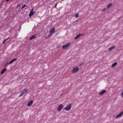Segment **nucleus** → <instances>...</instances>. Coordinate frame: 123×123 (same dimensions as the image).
<instances>
[{
	"label": "nucleus",
	"instance_id": "nucleus-1",
	"mask_svg": "<svg viewBox=\"0 0 123 123\" xmlns=\"http://www.w3.org/2000/svg\"><path fill=\"white\" fill-rule=\"evenodd\" d=\"M79 68L77 67H76L73 68L72 72L73 74L76 73L79 71Z\"/></svg>",
	"mask_w": 123,
	"mask_h": 123
},
{
	"label": "nucleus",
	"instance_id": "nucleus-2",
	"mask_svg": "<svg viewBox=\"0 0 123 123\" xmlns=\"http://www.w3.org/2000/svg\"><path fill=\"white\" fill-rule=\"evenodd\" d=\"M71 103L69 104L66 107H64V109L67 111H69L71 109Z\"/></svg>",
	"mask_w": 123,
	"mask_h": 123
},
{
	"label": "nucleus",
	"instance_id": "nucleus-3",
	"mask_svg": "<svg viewBox=\"0 0 123 123\" xmlns=\"http://www.w3.org/2000/svg\"><path fill=\"white\" fill-rule=\"evenodd\" d=\"M28 89L27 88H25L23 91L19 95V96L21 97L23 96L25 93H26L28 91Z\"/></svg>",
	"mask_w": 123,
	"mask_h": 123
},
{
	"label": "nucleus",
	"instance_id": "nucleus-4",
	"mask_svg": "<svg viewBox=\"0 0 123 123\" xmlns=\"http://www.w3.org/2000/svg\"><path fill=\"white\" fill-rule=\"evenodd\" d=\"M70 43L69 42H68L66 44H65L63 45L62 47V49H67L70 46Z\"/></svg>",
	"mask_w": 123,
	"mask_h": 123
},
{
	"label": "nucleus",
	"instance_id": "nucleus-5",
	"mask_svg": "<svg viewBox=\"0 0 123 123\" xmlns=\"http://www.w3.org/2000/svg\"><path fill=\"white\" fill-rule=\"evenodd\" d=\"M63 108V106L61 104L57 108L58 111H60L62 110Z\"/></svg>",
	"mask_w": 123,
	"mask_h": 123
},
{
	"label": "nucleus",
	"instance_id": "nucleus-6",
	"mask_svg": "<svg viewBox=\"0 0 123 123\" xmlns=\"http://www.w3.org/2000/svg\"><path fill=\"white\" fill-rule=\"evenodd\" d=\"M34 10V9H32L29 13V16L30 17H31L32 15L34 14V12H33V11Z\"/></svg>",
	"mask_w": 123,
	"mask_h": 123
},
{
	"label": "nucleus",
	"instance_id": "nucleus-7",
	"mask_svg": "<svg viewBox=\"0 0 123 123\" xmlns=\"http://www.w3.org/2000/svg\"><path fill=\"white\" fill-rule=\"evenodd\" d=\"M123 114V111H122L120 112L117 115L116 117V118H117L118 117H121Z\"/></svg>",
	"mask_w": 123,
	"mask_h": 123
},
{
	"label": "nucleus",
	"instance_id": "nucleus-8",
	"mask_svg": "<svg viewBox=\"0 0 123 123\" xmlns=\"http://www.w3.org/2000/svg\"><path fill=\"white\" fill-rule=\"evenodd\" d=\"M106 91L105 90H103L99 93V94L100 95H102L106 93Z\"/></svg>",
	"mask_w": 123,
	"mask_h": 123
},
{
	"label": "nucleus",
	"instance_id": "nucleus-9",
	"mask_svg": "<svg viewBox=\"0 0 123 123\" xmlns=\"http://www.w3.org/2000/svg\"><path fill=\"white\" fill-rule=\"evenodd\" d=\"M55 32V30L54 27L53 28L51 29L50 31V33L52 35V34L54 33Z\"/></svg>",
	"mask_w": 123,
	"mask_h": 123
},
{
	"label": "nucleus",
	"instance_id": "nucleus-10",
	"mask_svg": "<svg viewBox=\"0 0 123 123\" xmlns=\"http://www.w3.org/2000/svg\"><path fill=\"white\" fill-rule=\"evenodd\" d=\"M84 34H79L77 35L74 38L75 39H76L79 38L81 36H84Z\"/></svg>",
	"mask_w": 123,
	"mask_h": 123
},
{
	"label": "nucleus",
	"instance_id": "nucleus-11",
	"mask_svg": "<svg viewBox=\"0 0 123 123\" xmlns=\"http://www.w3.org/2000/svg\"><path fill=\"white\" fill-rule=\"evenodd\" d=\"M17 58H14V59H12L8 63V64H10L12 63L14 61H16L17 60Z\"/></svg>",
	"mask_w": 123,
	"mask_h": 123
},
{
	"label": "nucleus",
	"instance_id": "nucleus-12",
	"mask_svg": "<svg viewBox=\"0 0 123 123\" xmlns=\"http://www.w3.org/2000/svg\"><path fill=\"white\" fill-rule=\"evenodd\" d=\"M116 48V47L115 46H113L111 48H110L108 49V51L110 52L112 50Z\"/></svg>",
	"mask_w": 123,
	"mask_h": 123
},
{
	"label": "nucleus",
	"instance_id": "nucleus-13",
	"mask_svg": "<svg viewBox=\"0 0 123 123\" xmlns=\"http://www.w3.org/2000/svg\"><path fill=\"white\" fill-rule=\"evenodd\" d=\"M33 100H31L28 103L27 105L28 106H30L33 103Z\"/></svg>",
	"mask_w": 123,
	"mask_h": 123
},
{
	"label": "nucleus",
	"instance_id": "nucleus-14",
	"mask_svg": "<svg viewBox=\"0 0 123 123\" xmlns=\"http://www.w3.org/2000/svg\"><path fill=\"white\" fill-rule=\"evenodd\" d=\"M36 37V34H35L33 35L32 36L29 38L30 40Z\"/></svg>",
	"mask_w": 123,
	"mask_h": 123
},
{
	"label": "nucleus",
	"instance_id": "nucleus-15",
	"mask_svg": "<svg viewBox=\"0 0 123 123\" xmlns=\"http://www.w3.org/2000/svg\"><path fill=\"white\" fill-rule=\"evenodd\" d=\"M6 71V68H5L3 69L2 71L0 73L1 74H4Z\"/></svg>",
	"mask_w": 123,
	"mask_h": 123
},
{
	"label": "nucleus",
	"instance_id": "nucleus-16",
	"mask_svg": "<svg viewBox=\"0 0 123 123\" xmlns=\"http://www.w3.org/2000/svg\"><path fill=\"white\" fill-rule=\"evenodd\" d=\"M117 63L116 62H115V63H113L111 66V67L112 68L113 67H115L117 65Z\"/></svg>",
	"mask_w": 123,
	"mask_h": 123
},
{
	"label": "nucleus",
	"instance_id": "nucleus-17",
	"mask_svg": "<svg viewBox=\"0 0 123 123\" xmlns=\"http://www.w3.org/2000/svg\"><path fill=\"white\" fill-rule=\"evenodd\" d=\"M112 3L108 5L107 6V8L108 9L111 7L112 5Z\"/></svg>",
	"mask_w": 123,
	"mask_h": 123
},
{
	"label": "nucleus",
	"instance_id": "nucleus-18",
	"mask_svg": "<svg viewBox=\"0 0 123 123\" xmlns=\"http://www.w3.org/2000/svg\"><path fill=\"white\" fill-rule=\"evenodd\" d=\"M75 17L76 18H78L79 17V14L78 13H76L75 15Z\"/></svg>",
	"mask_w": 123,
	"mask_h": 123
},
{
	"label": "nucleus",
	"instance_id": "nucleus-19",
	"mask_svg": "<svg viewBox=\"0 0 123 123\" xmlns=\"http://www.w3.org/2000/svg\"><path fill=\"white\" fill-rule=\"evenodd\" d=\"M52 35V34H51L50 33V34H49L48 35V37H46L45 38H49V37L50 36H51V35Z\"/></svg>",
	"mask_w": 123,
	"mask_h": 123
},
{
	"label": "nucleus",
	"instance_id": "nucleus-20",
	"mask_svg": "<svg viewBox=\"0 0 123 123\" xmlns=\"http://www.w3.org/2000/svg\"><path fill=\"white\" fill-rule=\"evenodd\" d=\"M26 6V5H24L23 6L21 7V9H22Z\"/></svg>",
	"mask_w": 123,
	"mask_h": 123
},
{
	"label": "nucleus",
	"instance_id": "nucleus-21",
	"mask_svg": "<svg viewBox=\"0 0 123 123\" xmlns=\"http://www.w3.org/2000/svg\"><path fill=\"white\" fill-rule=\"evenodd\" d=\"M121 95L122 97H123V90L121 94Z\"/></svg>",
	"mask_w": 123,
	"mask_h": 123
},
{
	"label": "nucleus",
	"instance_id": "nucleus-22",
	"mask_svg": "<svg viewBox=\"0 0 123 123\" xmlns=\"http://www.w3.org/2000/svg\"><path fill=\"white\" fill-rule=\"evenodd\" d=\"M7 39H6V40H4L3 41V44H4V43L5 42H6V40Z\"/></svg>",
	"mask_w": 123,
	"mask_h": 123
},
{
	"label": "nucleus",
	"instance_id": "nucleus-23",
	"mask_svg": "<svg viewBox=\"0 0 123 123\" xmlns=\"http://www.w3.org/2000/svg\"><path fill=\"white\" fill-rule=\"evenodd\" d=\"M106 9V8H105L103 9V10H102V12H104V11H105Z\"/></svg>",
	"mask_w": 123,
	"mask_h": 123
},
{
	"label": "nucleus",
	"instance_id": "nucleus-24",
	"mask_svg": "<svg viewBox=\"0 0 123 123\" xmlns=\"http://www.w3.org/2000/svg\"><path fill=\"white\" fill-rule=\"evenodd\" d=\"M58 3H57L56 4H55V5L54 6V7L55 8H56V6H57V4Z\"/></svg>",
	"mask_w": 123,
	"mask_h": 123
},
{
	"label": "nucleus",
	"instance_id": "nucleus-25",
	"mask_svg": "<svg viewBox=\"0 0 123 123\" xmlns=\"http://www.w3.org/2000/svg\"><path fill=\"white\" fill-rule=\"evenodd\" d=\"M9 0H6V2H7V1H8Z\"/></svg>",
	"mask_w": 123,
	"mask_h": 123
},
{
	"label": "nucleus",
	"instance_id": "nucleus-26",
	"mask_svg": "<svg viewBox=\"0 0 123 123\" xmlns=\"http://www.w3.org/2000/svg\"><path fill=\"white\" fill-rule=\"evenodd\" d=\"M80 94L81 95L82 94V92H80Z\"/></svg>",
	"mask_w": 123,
	"mask_h": 123
}]
</instances>
